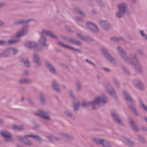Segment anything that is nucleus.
Masks as SVG:
<instances>
[{
	"mask_svg": "<svg viewBox=\"0 0 147 147\" xmlns=\"http://www.w3.org/2000/svg\"><path fill=\"white\" fill-rule=\"evenodd\" d=\"M100 24L103 29L105 30L109 29L111 26L108 22L105 21H101L100 22Z\"/></svg>",
	"mask_w": 147,
	"mask_h": 147,
	"instance_id": "obj_14",
	"label": "nucleus"
},
{
	"mask_svg": "<svg viewBox=\"0 0 147 147\" xmlns=\"http://www.w3.org/2000/svg\"><path fill=\"white\" fill-rule=\"evenodd\" d=\"M96 77L97 79L98 80H99L101 78L100 76L98 75H96Z\"/></svg>",
	"mask_w": 147,
	"mask_h": 147,
	"instance_id": "obj_63",
	"label": "nucleus"
},
{
	"mask_svg": "<svg viewBox=\"0 0 147 147\" xmlns=\"http://www.w3.org/2000/svg\"><path fill=\"white\" fill-rule=\"evenodd\" d=\"M69 94L70 96L71 97L73 98H75V97L73 95V92L71 90H69Z\"/></svg>",
	"mask_w": 147,
	"mask_h": 147,
	"instance_id": "obj_51",
	"label": "nucleus"
},
{
	"mask_svg": "<svg viewBox=\"0 0 147 147\" xmlns=\"http://www.w3.org/2000/svg\"><path fill=\"white\" fill-rule=\"evenodd\" d=\"M64 137H68V136L65 133H62L61 134Z\"/></svg>",
	"mask_w": 147,
	"mask_h": 147,
	"instance_id": "obj_59",
	"label": "nucleus"
},
{
	"mask_svg": "<svg viewBox=\"0 0 147 147\" xmlns=\"http://www.w3.org/2000/svg\"><path fill=\"white\" fill-rule=\"evenodd\" d=\"M69 49H71V50H73L75 51H78L80 53V49H75L73 47H71V46H70Z\"/></svg>",
	"mask_w": 147,
	"mask_h": 147,
	"instance_id": "obj_49",
	"label": "nucleus"
},
{
	"mask_svg": "<svg viewBox=\"0 0 147 147\" xmlns=\"http://www.w3.org/2000/svg\"><path fill=\"white\" fill-rule=\"evenodd\" d=\"M32 82L31 80L26 78L20 79L19 81V83L20 84H30Z\"/></svg>",
	"mask_w": 147,
	"mask_h": 147,
	"instance_id": "obj_25",
	"label": "nucleus"
},
{
	"mask_svg": "<svg viewBox=\"0 0 147 147\" xmlns=\"http://www.w3.org/2000/svg\"><path fill=\"white\" fill-rule=\"evenodd\" d=\"M122 141L124 143L129 146H132L134 144V143L133 141L130 140L129 139L125 137H123Z\"/></svg>",
	"mask_w": 147,
	"mask_h": 147,
	"instance_id": "obj_22",
	"label": "nucleus"
},
{
	"mask_svg": "<svg viewBox=\"0 0 147 147\" xmlns=\"http://www.w3.org/2000/svg\"><path fill=\"white\" fill-rule=\"evenodd\" d=\"M117 49L122 59L128 64L134 65L136 71L139 74L142 73L143 69L136 55H131L129 58L126 56L125 52L120 47L117 46Z\"/></svg>",
	"mask_w": 147,
	"mask_h": 147,
	"instance_id": "obj_1",
	"label": "nucleus"
},
{
	"mask_svg": "<svg viewBox=\"0 0 147 147\" xmlns=\"http://www.w3.org/2000/svg\"><path fill=\"white\" fill-rule=\"evenodd\" d=\"M36 115L42 118L47 120H50V118L48 113L44 111L39 110L38 112L35 113Z\"/></svg>",
	"mask_w": 147,
	"mask_h": 147,
	"instance_id": "obj_6",
	"label": "nucleus"
},
{
	"mask_svg": "<svg viewBox=\"0 0 147 147\" xmlns=\"http://www.w3.org/2000/svg\"><path fill=\"white\" fill-rule=\"evenodd\" d=\"M10 49L11 54L12 53L14 55H15L17 54L18 52V51L17 49L16 48H10Z\"/></svg>",
	"mask_w": 147,
	"mask_h": 147,
	"instance_id": "obj_37",
	"label": "nucleus"
},
{
	"mask_svg": "<svg viewBox=\"0 0 147 147\" xmlns=\"http://www.w3.org/2000/svg\"><path fill=\"white\" fill-rule=\"evenodd\" d=\"M21 61L24 63L25 65L27 67L30 66V64L28 59L23 58L21 59Z\"/></svg>",
	"mask_w": 147,
	"mask_h": 147,
	"instance_id": "obj_28",
	"label": "nucleus"
},
{
	"mask_svg": "<svg viewBox=\"0 0 147 147\" xmlns=\"http://www.w3.org/2000/svg\"><path fill=\"white\" fill-rule=\"evenodd\" d=\"M6 6V3L4 2H0V8H1Z\"/></svg>",
	"mask_w": 147,
	"mask_h": 147,
	"instance_id": "obj_50",
	"label": "nucleus"
},
{
	"mask_svg": "<svg viewBox=\"0 0 147 147\" xmlns=\"http://www.w3.org/2000/svg\"><path fill=\"white\" fill-rule=\"evenodd\" d=\"M119 11L117 13L116 16L120 18L125 13L127 9V6L126 4L123 3L119 5L118 6Z\"/></svg>",
	"mask_w": 147,
	"mask_h": 147,
	"instance_id": "obj_5",
	"label": "nucleus"
},
{
	"mask_svg": "<svg viewBox=\"0 0 147 147\" xmlns=\"http://www.w3.org/2000/svg\"><path fill=\"white\" fill-rule=\"evenodd\" d=\"M46 138L49 139L51 142H55L60 140L61 139L60 138L55 137L53 136H46Z\"/></svg>",
	"mask_w": 147,
	"mask_h": 147,
	"instance_id": "obj_26",
	"label": "nucleus"
},
{
	"mask_svg": "<svg viewBox=\"0 0 147 147\" xmlns=\"http://www.w3.org/2000/svg\"><path fill=\"white\" fill-rule=\"evenodd\" d=\"M74 11L77 13L79 14L81 16L85 17V15L84 13L77 7H75L74 9Z\"/></svg>",
	"mask_w": 147,
	"mask_h": 147,
	"instance_id": "obj_27",
	"label": "nucleus"
},
{
	"mask_svg": "<svg viewBox=\"0 0 147 147\" xmlns=\"http://www.w3.org/2000/svg\"><path fill=\"white\" fill-rule=\"evenodd\" d=\"M75 41V40L73 38H70L69 40V41L70 42H72L74 43Z\"/></svg>",
	"mask_w": 147,
	"mask_h": 147,
	"instance_id": "obj_62",
	"label": "nucleus"
},
{
	"mask_svg": "<svg viewBox=\"0 0 147 147\" xmlns=\"http://www.w3.org/2000/svg\"><path fill=\"white\" fill-rule=\"evenodd\" d=\"M142 129L144 131H147V128L146 127H142Z\"/></svg>",
	"mask_w": 147,
	"mask_h": 147,
	"instance_id": "obj_61",
	"label": "nucleus"
},
{
	"mask_svg": "<svg viewBox=\"0 0 147 147\" xmlns=\"http://www.w3.org/2000/svg\"><path fill=\"white\" fill-rule=\"evenodd\" d=\"M65 113L66 115L71 118H74V115L69 110H66Z\"/></svg>",
	"mask_w": 147,
	"mask_h": 147,
	"instance_id": "obj_31",
	"label": "nucleus"
},
{
	"mask_svg": "<svg viewBox=\"0 0 147 147\" xmlns=\"http://www.w3.org/2000/svg\"><path fill=\"white\" fill-rule=\"evenodd\" d=\"M101 51L105 57L108 61L114 64L116 63L114 58L109 53L106 49L102 48L101 49Z\"/></svg>",
	"mask_w": 147,
	"mask_h": 147,
	"instance_id": "obj_8",
	"label": "nucleus"
},
{
	"mask_svg": "<svg viewBox=\"0 0 147 147\" xmlns=\"http://www.w3.org/2000/svg\"><path fill=\"white\" fill-rule=\"evenodd\" d=\"M112 116L115 120L119 124H121V120L119 118V116L115 112H111Z\"/></svg>",
	"mask_w": 147,
	"mask_h": 147,
	"instance_id": "obj_21",
	"label": "nucleus"
},
{
	"mask_svg": "<svg viewBox=\"0 0 147 147\" xmlns=\"http://www.w3.org/2000/svg\"><path fill=\"white\" fill-rule=\"evenodd\" d=\"M74 43L77 45H81V43L80 42L77 40H75Z\"/></svg>",
	"mask_w": 147,
	"mask_h": 147,
	"instance_id": "obj_54",
	"label": "nucleus"
},
{
	"mask_svg": "<svg viewBox=\"0 0 147 147\" xmlns=\"http://www.w3.org/2000/svg\"><path fill=\"white\" fill-rule=\"evenodd\" d=\"M107 98L106 96L102 95L100 96H98L92 101L88 102L83 101L82 104V106L83 107H87L91 105L92 108L96 109L99 106L100 102H102L103 103H106Z\"/></svg>",
	"mask_w": 147,
	"mask_h": 147,
	"instance_id": "obj_2",
	"label": "nucleus"
},
{
	"mask_svg": "<svg viewBox=\"0 0 147 147\" xmlns=\"http://www.w3.org/2000/svg\"><path fill=\"white\" fill-rule=\"evenodd\" d=\"M122 69L125 71V72L128 75L129 74V71L127 69L124 67L122 66Z\"/></svg>",
	"mask_w": 147,
	"mask_h": 147,
	"instance_id": "obj_46",
	"label": "nucleus"
},
{
	"mask_svg": "<svg viewBox=\"0 0 147 147\" xmlns=\"http://www.w3.org/2000/svg\"><path fill=\"white\" fill-rule=\"evenodd\" d=\"M58 43L59 45L61 47L65 48H67L69 49L70 46L65 44L63 42L59 41L58 42Z\"/></svg>",
	"mask_w": 147,
	"mask_h": 147,
	"instance_id": "obj_34",
	"label": "nucleus"
},
{
	"mask_svg": "<svg viewBox=\"0 0 147 147\" xmlns=\"http://www.w3.org/2000/svg\"><path fill=\"white\" fill-rule=\"evenodd\" d=\"M114 83L116 85L117 88H119V83L116 79H114L113 80Z\"/></svg>",
	"mask_w": 147,
	"mask_h": 147,
	"instance_id": "obj_45",
	"label": "nucleus"
},
{
	"mask_svg": "<svg viewBox=\"0 0 147 147\" xmlns=\"http://www.w3.org/2000/svg\"><path fill=\"white\" fill-rule=\"evenodd\" d=\"M85 61H86L88 62L89 64H92V65H93L94 66H95L96 65L94 63H93L92 62V61L89 60L87 59H86Z\"/></svg>",
	"mask_w": 147,
	"mask_h": 147,
	"instance_id": "obj_48",
	"label": "nucleus"
},
{
	"mask_svg": "<svg viewBox=\"0 0 147 147\" xmlns=\"http://www.w3.org/2000/svg\"><path fill=\"white\" fill-rule=\"evenodd\" d=\"M25 75L26 76H28L29 75V71L28 70H25L24 71Z\"/></svg>",
	"mask_w": 147,
	"mask_h": 147,
	"instance_id": "obj_53",
	"label": "nucleus"
},
{
	"mask_svg": "<svg viewBox=\"0 0 147 147\" xmlns=\"http://www.w3.org/2000/svg\"><path fill=\"white\" fill-rule=\"evenodd\" d=\"M111 40L113 41L116 42H119L124 41V39L122 37H113L111 38Z\"/></svg>",
	"mask_w": 147,
	"mask_h": 147,
	"instance_id": "obj_29",
	"label": "nucleus"
},
{
	"mask_svg": "<svg viewBox=\"0 0 147 147\" xmlns=\"http://www.w3.org/2000/svg\"><path fill=\"white\" fill-rule=\"evenodd\" d=\"M24 45L26 47L29 49H32L38 46V44L35 42L31 41L26 42Z\"/></svg>",
	"mask_w": 147,
	"mask_h": 147,
	"instance_id": "obj_15",
	"label": "nucleus"
},
{
	"mask_svg": "<svg viewBox=\"0 0 147 147\" xmlns=\"http://www.w3.org/2000/svg\"><path fill=\"white\" fill-rule=\"evenodd\" d=\"M23 143L29 146H32L33 145V143L28 140H25Z\"/></svg>",
	"mask_w": 147,
	"mask_h": 147,
	"instance_id": "obj_33",
	"label": "nucleus"
},
{
	"mask_svg": "<svg viewBox=\"0 0 147 147\" xmlns=\"http://www.w3.org/2000/svg\"><path fill=\"white\" fill-rule=\"evenodd\" d=\"M138 137L139 140L142 143H144L145 142V139L144 137L140 135H138Z\"/></svg>",
	"mask_w": 147,
	"mask_h": 147,
	"instance_id": "obj_40",
	"label": "nucleus"
},
{
	"mask_svg": "<svg viewBox=\"0 0 147 147\" xmlns=\"http://www.w3.org/2000/svg\"><path fill=\"white\" fill-rule=\"evenodd\" d=\"M0 133L2 136L4 137L5 142H9L11 141L12 136L10 133L6 130L1 131Z\"/></svg>",
	"mask_w": 147,
	"mask_h": 147,
	"instance_id": "obj_7",
	"label": "nucleus"
},
{
	"mask_svg": "<svg viewBox=\"0 0 147 147\" xmlns=\"http://www.w3.org/2000/svg\"><path fill=\"white\" fill-rule=\"evenodd\" d=\"M45 63L46 66L49 69L50 72L54 74H55V69L54 67L49 62L47 61H45Z\"/></svg>",
	"mask_w": 147,
	"mask_h": 147,
	"instance_id": "obj_13",
	"label": "nucleus"
},
{
	"mask_svg": "<svg viewBox=\"0 0 147 147\" xmlns=\"http://www.w3.org/2000/svg\"><path fill=\"white\" fill-rule=\"evenodd\" d=\"M93 140L96 144H101L103 147H111L108 141L105 139L95 138Z\"/></svg>",
	"mask_w": 147,
	"mask_h": 147,
	"instance_id": "obj_4",
	"label": "nucleus"
},
{
	"mask_svg": "<svg viewBox=\"0 0 147 147\" xmlns=\"http://www.w3.org/2000/svg\"><path fill=\"white\" fill-rule=\"evenodd\" d=\"M52 86L53 88L56 91L58 92L60 91V88L59 85L56 81H53Z\"/></svg>",
	"mask_w": 147,
	"mask_h": 147,
	"instance_id": "obj_23",
	"label": "nucleus"
},
{
	"mask_svg": "<svg viewBox=\"0 0 147 147\" xmlns=\"http://www.w3.org/2000/svg\"><path fill=\"white\" fill-rule=\"evenodd\" d=\"M134 84L137 86L141 83V82L138 80H134L133 81Z\"/></svg>",
	"mask_w": 147,
	"mask_h": 147,
	"instance_id": "obj_38",
	"label": "nucleus"
},
{
	"mask_svg": "<svg viewBox=\"0 0 147 147\" xmlns=\"http://www.w3.org/2000/svg\"><path fill=\"white\" fill-rule=\"evenodd\" d=\"M29 137L36 139V140L39 143H41L42 142V140L41 137L38 135L30 134V135H26L25 136V137Z\"/></svg>",
	"mask_w": 147,
	"mask_h": 147,
	"instance_id": "obj_20",
	"label": "nucleus"
},
{
	"mask_svg": "<svg viewBox=\"0 0 147 147\" xmlns=\"http://www.w3.org/2000/svg\"><path fill=\"white\" fill-rule=\"evenodd\" d=\"M19 40V39H17L9 40L7 42L8 44L7 45L13 44L17 42Z\"/></svg>",
	"mask_w": 147,
	"mask_h": 147,
	"instance_id": "obj_32",
	"label": "nucleus"
},
{
	"mask_svg": "<svg viewBox=\"0 0 147 147\" xmlns=\"http://www.w3.org/2000/svg\"><path fill=\"white\" fill-rule=\"evenodd\" d=\"M77 84V88L78 90L79 91L82 88V85L79 82H78Z\"/></svg>",
	"mask_w": 147,
	"mask_h": 147,
	"instance_id": "obj_47",
	"label": "nucleus"
},
{
	"mask_svg": "<svg viewBox=\"0 0 147 147\" xmlns=\"http://www.w3.org/2000/svg\"><path fill=\"white\" fill-rule=\"evenodd\" d=\"M138 52L141 55H142L143 54V51L140 50H138Z\"/></svg>",
	"mask_w": 147,
	"mask_h": 147,
	"instance_id": "obj_60",
	"label": "nucleus"
},
{
	"mask_svg": "<svg viewBox=\"0 0 147 147\" xmlns=\"http://www.w3.org/2000/svg\"><path fill=\"white\" fill-rule=\"evenodd\" d=\"M28 32V29L27 27H23L21 30L16 34L17 38H20L27 34Z\"/></svg>",
	"mask_w": 147,
	"mask_h": 147,
	"instance_id": "obj_9",
	"label": "nucleus"
},
{
	"mask_svg": "<svg viewBox=\"0 0 147 147\" xmlns=\"http://www.w3.org/2000/svg\"><path fill=\"white\" fill-rule=\"evenodd\" d=\"M8 44L7 42L3 40H0V45H7Z\"/></svg>",
	"mask_w": 147,
	"mask_h": 147,
	"instance_id": "obj_43",
	"label": "nucleus"
},
{
	"mask_svg": "<svg viewBox=\"0 0 147 147\" xmlns=\"http://www.w3.org/2000/svg\"><path fill=\"white\" fill-rule=\"evenodd\" d=\"M129 108L131 109L133 112L134 113L135 115L138 116V113L136 111L135 108L131 104L129 105H128Z\"/></svg>",
	"mask_w": 147,
	"mask_h": 147,
	"instance_id": "obj_30",
	"label": "nucleus"
},
{
	"mask_svg": "<svg viewBox=\"0 0 147 147\" xmlns=\"http://www.w3.org/2000/svg\"><path fill=\"white\" fill-rule=\"evenodd\" d=\"M44 34H46L47 35L49 36L52 38L57 40L58 39V37L53 34L51 31L43 30L42 31V33L41 34L39 40V43L41 45L46 47H47L48 46V45L46 43L47 39L42 35Z\"/></svg>",
	"mask_w": 147,
	"mask_h": 147,
	"instance_id": "obj_3",
	"label": "nucleus"
},
{
	"mask_svg": "<svg viewBox=\"0 0 147 147\" xmlns=\"http://www.w3.org/2000/svg\"><path fill=\"white\" fill-rule=\"evenodd\" d=\"M123 94L125 98V100L129 102L130 103L131 102H133L134 103H135L134 101L133 100L131 97L129 95L128 93L127 92L123 91Z\"/></svg>",
	"mask_w": 147,
	"mask_h": 147,
	"instance_id": "obj_18",
	"label": "nucleus"
},
{
	"mask_svg": "<svg viewBox=\"0 0 147 147\" xmlns=\"http://www.w3.org/2000/svg\"><path fill=\"white\" fill-rule=\"evenodd\" d=\"M30 20H24L21 19L15 21L13 23V25H19L20 24H26L28 23Z\"/></svg>",
	"mask_w": 147,
	"mask_h": 147,
	"instance_id": "obj_16",
	"label": "nucleus"
},
{
	"mask_svg": "<svg viewBox=\"0 0 147 147\" xmlns=\"http://www.w3.org/2000/svg\"><path fill=\"white\" fill-rule=\"evenodd\" d=\"M24 129V127L23 126H18L17 130H21L23 129Z\"/></svg>",
	"mask_w": 147,
	"mask_h": 147,
	"instance_id": "obj_52",
	"label": "nucleus"
},
{
	"mask_svg": "<svg viewBox=\"0 0 147 147\" xmlns=\"http://www.w3.org/2000/svg\"><path fill=\"white\" fill-rule=\"evenodd\" d=\"M77 36L79 37L81 39L84 40H86L88 41H90L94 40L93 38H90L88 36H83L80 33H77Z\"/></svg>",
	"mask_w": 147,
	"mask_h": 147,
	"instance_id": "obj_17",
	"label": "nucleus"
},
{
	"mask_svg": "<svg viewBox=\"0 0 147 147\" xmlns=\"http://www.w3.org/2000/svg\"><path fill=\"white\" fill-rule=\"evenodd\" d=\"M76 18L78 20V21H80L82 22H83V20L80 17H79L78 16H76Z\"/></svg>",
	"mask_w": 147,
	"mask_h": 147,
	"instance_id": "obj_56",
	"label": "nucleus"
},
{
	"mask_svg": "<svg viewBox=\"0 0 147 147\" xmlns=\"http://www.w3.org/2000/svg\"><path fill=\"white\" fill-rule=\"evenodd\" d=\"M80 105V103L79 102H77L76 103H74V110H76L79 109Z\"/></svg>",
	"mask_w": 147,
	"mask_h": 147,
	"instance_id": "obj_36",
	"label": "nucleus"
},
{
	"mask_svg": "<svg viewBox=\"0 0 147 147\" xmlns=\"http://www.w3.org/2000/svg\"><path fill=\"white\" fill-rule=\"evenodd\" d=\"M26 135H25L24 137L21 136H18V140H20V141H22V142H23L24 140H25V139L27 137H25V136Z\"/></svg>",
	"mask_w": 147,
	"mask_h": 147,
	"instance_id": "obj_41",
	"label": "nucleus"
},
{
	"mask_svg": "<svg viewBox=\"0 0 147 147\" xmlns=\"http://www.w3.org/2000/svg\"><path fill=\"white\" fill-rule=\"evenodd\" d=\"M86 25L88 28L93 32H96L98 31L97 27L94 24L90 22H87Z\"/></svg>",
	"mask_w": 147,
	"mask_h": 147,
	"instance_id": "obj_10",
	"label": "nucleus"
},
{
	"mask_svg": "<svg viewBox=\"0 0 147 147\" xmlns=\"http://www.w3.org/2000/svg\"><path fill=\"white\" fill-rule=\"evenodd\" d=\"M4 24V22L3 21L0 20V26H3Z\"/></svg>",
	"mask_w": 147,
	"mask_h": 147,
	"instance_id": "obj_58",
	"label": "nucleus"
},
{
	"mask_svg": "<svg viewBox=\"0 0 147 147\" xmlns=\"http://www.w3.org/2000/svg\"><path fill=\"white\" fill-rule=\"evenodd\" d=\"M40 98L41 103L44 104L45 102V96L42 94H40Z\"/></svg>",
	"mask_w": 147,
	"mask_h": 147,
	"instance_id": "obj_39",
	"label": "nucleus"
},
{
	"mask_svg": "<svg viewBox=\"0 0 147 147\" xmlns=\"http://www.w3.org/2000/svg\"><path fill=\"white\" fill-rule=\"evenodd\" d=\"M33 59L34 62L36 63L37 66L41 65V60L39 55L37 54H33Z\"/></svg>",
	"mask_w": 147,
	"mask_h": 147,
	"instance_id": "obj_12",
	"label": "nucleus"
},
{
	"mask_svg": "<svg viewBox=\"0 0 147 147\" xmlns=\"http://www.w3.org/2000/svg\"><path fill=\"white\" fill-rule=\"evenodd\" d=\"M137 87H138L139 89L141 90H143L144 89V84L142 82H141V83L138 85Z\"/></svg>",
	"mask_w": 147,
	"mask_h": 147,
	"instance_id": "obj_44",
	"label": "nucleus"
},
{
	"mask_svg": "<svg viewBox=\"0 0 147 147\" xmlns=\"http://www.w3.org/2000/svg\"><path fill=\"white\" fill-rule=\"evenodd\" d=\"M97 2L100 5L101 4V0H96Z\"/></svg>",
	"mask_w": 147,
	"mask_h": 147,
	"instance_id": "obj_64",
	"label": "nucleus"
},
{
	"mask_svg": "<svg viewBox=\"0 0 147 147\" xmlns=\"http://www.w3.org/2000/svg\"><path fill=\"white\" fill-rule=\"evenodd\" d=\"M140 33L142 37L146 39H147V35L144 33V32L143 30H140Z\"/></svg>",
	"mask_w": 147,
	"mask_h": 147,
	"instance_id": "obj_42",
	"label": "nucleus"
},
{
	"mask_svg": "<svg viewBox=\"0 0 147 147\" xmlns=\"http://www.w3.org/2000/svg\"><path fill=\"white\" fill-rule=\"evenodd\" d=\"M107 90L109 95L115 98L116 96V93L115 90L111 85L108 83L106 85Z\"/></svg>",
	"mask_w": 147,
	"mask_h": 147,
	"instance_id": "obj_11",
	"label": "nucleus"
},
{
	"mask_svg": "<svg viewBox=\"0 0 147 147\" xmlns=\"http://www.w3.org/2000/svg\"><path fill=\"white\" fill-rule=\"evenodd\" d=\"M18 126L16 125H13V128L14 129H17Z\"/></svg>",
	"mask_w": 147,
	"mask_h": 147,
	"instance_id": "obj_57",
	"label": "nucleus"
},
{
	"mask_svg": "<svg viewBox=\"0 0 147 147\" xmlns=\"http://www.w3.org/2000/svg\"><path fill=\"white\" fill-rule=\"evenodd\" d=\"M10 50V48L5 50L2 53H0V57H7L9 56L10 54H11Z\"/></svg>",
	"mask_w": 147,
	"mask_h": 147,
	"instance_id": "obj_19",
	"label": "nucleus"
},
{
	"mask_svg": "<svg viewBox=\"0 0 147 147\" xmlns=\"http://www.w3.org/2000/svg\"><path fill=\"white\" fill-rule=\"evenodd\" d=\"M129 122L132 129L135 131H138L139 129L138 127L137 126L134 121L133 120L129 119Z\"/></svg>",
	"mask_w": 147,
	"mask_h": 147,
	"instance_id": "obj_24",
	"label": "nucleus"
},
{
	"mask_svg": "<svg viewBox=\"0 0 147 147\" xmlns=\"http://www.w3.org/2000/svg\"><path fill=\"white\" fill-rule=\"evenodd\" d=\"M139 102L141 106L143 107L144 109L147 112V106L145 105L142 102V101L140 99H139Z\"/></svg>",
	"mask_w": 147,
	"mask_h": 147,
	"instance_id": "obj_35",
	"label": "nucleus"
},
{
	"mask_svg": "<svg viewBox=\"0 0 147 147\" xmlns=\"http://www.w3.org/2000/svg\"><path fill=\"white\" fill-rule=\"evenodd\" d=\"M103 69L105 71L107 72H109L111 71V70L108 68L104 67L103 68Z\"/></svg>",
	"mask_w": 147,
	"mask_h": 147,
	"instance_id": "obj_55",
	"label": "nucleus"
}]
</instances>
